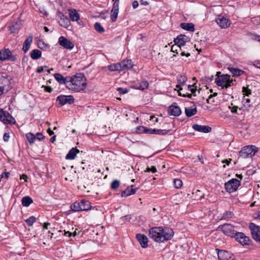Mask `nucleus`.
<instances>
[{"instance_id":"6e6552de","label":"nucleus","mask_w":260,"mask_h":260,"mask_svg":"<svg viewBox=\"0 0 260 260\" xmlns=\"http://www.w3.org/2000/svg\"><path fill=\"white\" fill-rule=\"evenodd\" d=\"M249 229L253 239L260 242V227L253 223H250Z\"/></svg>"},{"instance_id":"49530a36","label":"nucleus","mask_w":260,"mask_h":260,"mask_svg":"<svg viewBox=\"0 0 260 260\" xmlns=\"http://www.w3.org/2000/svg\"><path fill=\"white\" fill-rule=\"evenodd\" d=\"M233 79H231V78L229 79V82L228 81L227 82H225L223 85H222L221 87L222 88V89H224V88H229V87L231 86L232 85H233Z\"/></svg>"},{"instance_id":"37998d69","label":"nucleus","mask_w":260,"mask_h":260,"mask_svg":"<svg viewBox=\"0 0 260 260\" xmlns=\"http://www.w3.org/2000/svg\"><path fill=\"white\" fill-rule=\"evenodd\" d=\"M36 218L35 216H31L29 218L26 219L25 221L29 226H31L36 222Z\"/></svg>"},{"instance_id":"e433bc0d","label":"nucleus","mask_w":260,"mask_h":260,"mask_svg":"<svg viewBox=\"0 0 260 260\" xmlns=\"http://www.w3.org/2000/svg\"><path fill=\"white\" fill-rule=\"evenodd\" d=\"M234 216V213L231 211H226L223 214L220 220H229L232 218Z\"/></svg>"},{"instance_id":"412c9836","label":"nucleus","mask_w":260,"mask_h":260,"mask_svg":"<svg viewBox=\"0 0 260 260\" xmlns=\"http://www.w3.org/2000/svg\"><path fill=\"white\" fill-rule=\"evenodd\" d=\"M168 113L171 115L178 116L181 114V111L179 106L172 105L169 107L168 109Z\"/></svg>"},{"instance_id":"0e129e2a","label":"nucleus","mask_w":260,"mask_h":260,"mask_svg":"<svg viewBox=\"0 0 260 260\" xmlns=\"http://www.w3.org/2000/svg\"><path fill=\"white\" fill-rule=\"evenodd\" d=\"M253 65L258 69H260V61L258 60L254 61L253 63Z\"/></svg>"},{"instance_id":"3c124183","label":"nucleus","mask_w":260,"mask_h":260,"mask_svg":"<svg viewBox=\"0 0 260 260\" xmlns=\"http://www.w3.org/2000/svg\"><path fill=\"white\" fill-rule=\"evenodd\" d=\"M242 91L243 92V94L246 96H248L251 93V90L245 87H243Z\"/></svg>"},{"instance_id":"ddd939ff","label":"nucleus","mask_w":260,"mask_h":260,"mask_svg":"<svg viewBox=\"0 0 260 260\" xmlns=\"http://www.w3.org/2000/svg\"><path fill=\"white\" fill-rule=\"evenodd\" d=\"M59 44L67 49H72L74 47V44L67 38L61 36L58 39Z\"/></svg>"},{"instance_id":"2f4dec72","label":"nucleus","mask_w":260,"mask_h":260,"mask_svg":"<svg viewBox=\"0 0 260 260\" xmlns=\"http://www.w3.org/2000/svg\"><path fill=\"white\" fill-rule=\"evenodd\" d=\"M123 71L126 69H129L133 67V64L131 60H123L121 62Z\"/></svg>"},{"instance_id":"f704fd0d","label":"nucleus","mask_w":260,"mask_h":260,"mask_svg":"<svg viewBox=\"0 0 260 260\" xmlns=\"http://www.w3.org/2000/svg\"><path fill=\"white\" fill-rule=\"evenodd\" d=\"M69 11L70 17L72 21H78L79 19V14L75 10H70Z\"/></svg>"},{"instance_id":"69168bd1","label":"nucleus","mask_w":260,"mask_h":260,"mask_svg":"<svg viewBox=\"0 0 260 260\" xmlns=\"http://www.w3.org/2000/svg\"><path fill=\"white\" fill-rule=\"evenodd\" d=\"M132 6H133V7L134 9H136L139 6V3H138V1H134L133 2Z\"/></svg>"},{"instance_id":"603ef678","label":"nucleus","mask_w":260,"mask_h":260,"mask_svg":"<svg viewBox=\"0 0 260 260\" xmlns=\"http://www.w3.org/2000/svg\"><path fill=\"white\" fill-rule=\"evenodd\" d=\"M171 51L172 52H176V54H178L181 50H180L177 47V45L175 44L172 46Z\"/></svg>"},{"instance_id":"aec40b11","label":"nucleus","mask_w":260,"mask_h":260,"mask_svg":"<svg viewBox=\"0 0 260 260\" xmlns=\"http://www.w3.org/2000/svg\"><path fill=\"white\" fill-rule=\"evenodd\" d=\"M136 238L142 247L145 248L148 246V238L145 235L138 234L136 235Z\"/></svg>"},{"instance_id":"ea45409f","label":"nucleus","mask_w":260,"mask_h":260,"mask_svg":"<svg viewBox=\"0 0 260 260\" xmlns=\"http://www.w3.org/2000/svg\"><path fill=\"white\" fill-rule=\"evenodd\" d=\"M94 29L99 33H103L105 31L104 27L99 22H96L94 24Z\"/></svg>"},{"instance_id":"f8f14e48","label":"nucleus","mask_w":260,"mask_h":260,"mask_svg":"<svg viewBox=\"0 0 260 260\" xmlns=\"http://www.w3.org/2000/svg\"><path fill=\"white\" fill-rule=\"evenodd\" d=\"M16 58L12 54L11 51L8 49H5L0 51V60L3 61L10 60L15 61Z\"/></svg>"},{"instance_id":"9d476101","label":"nucleus","mask_w":260,"mask_h":260,"mask_svg":"<svg viewBox=\"0 0 260 260\" xmlns=\"http://www.w3.org/2000/svg\"><path fill=\"white\" fill-rule=\"evenodd\" d=\"M56 101L59 102V105L62 106L66 104H73L75 100L72 95H60L57 97Z\"/></svg>"},{"instance_id":"a19ab883","label":"nucleus","mask_w":260,"mask_h":260,"mask_svg":"<svg viewBox=\"0 0 260 260\" xmlns=\"http://www.w3.org/2000/svg\"><path fill=\"white\" fill-rule=\"evenodd\" d=\"M187 78L184 75H180L179 77L177 78V81L180 85H184L187 81Z\"/></svg>"},{"instance_id":"0eeeda50","label":"nucleus","mask_w":260,"mask_h":260,"mask_svg":"<svg viewBox=\"0 0 260 260\" xmlns=\"http://www.w3.org/2000/svg\"><path fill=\"white\" fill-rule=\"evenodd\" d=\"M0 120L5 124H14L15 119L7 111L0 109Z\"/></svg>"},{"instance_id":"5701e85b","label":"nucleus","mask_w":260,"mask_h":260,"mask_svg":"<svg viewBox=\"0 0 260 260\" xmlns=\"http://www.w3.org/2000/svg\"><path fill=\"white\" fill-rule=\"evenodd\" d=\"M133 185L128 186L124 191L122 192L121 194V197H127L129 196L135 194L137 188H133Z\"/></svg>"},{"instance_id":"680f3d73","label":"nucleus","mask_w":260,"mask_h":260,"mask_svg":"<svg viewBox=\"0 0 260 260\" xmlns=\"http://www.w3.org/2000/svg\"><path fill=\"white\" fill-rule=\"evenodd\" d=\"M217 95V92H214L213 94H210L208 96V98L207 99V102L208 103H210V101L211 99V98L212 97H213V96H216Z\"/></svg>"},{"instance_id":"cd10ccee","label":"nucleus","mask_w":260,"mask_h":260,"mask_svg":"<svg viewBox=\"0 0 260 260\" xmlns=\"http://www.w3.org/2000/svg\"><path fill=\"white\" fill-rule=\"evenodd\" d=\"M180 27L188 31L193 32L194 31V25L192 23H181L180 24Z\"/></svg>"},{"instance_id":"774afa93","label":"nucleus","mask_w":260,"mask_h":260,"mask_svg":"<svg viewBox=\"0 0 260 260\" xmlns=\"http://www.w3.org/2000/svg\"><path fill=\"white\" fill-rule=\"evenodd\" d=\"M45 90L48 92H51L52 91V88L50 86H45Z\"/></svg>"},{"instance_id":"c9c22d12","label":"nucleus","mask_w":260,"mask_h":260,"mask_svg":"<svg viewBox=\"0 0 260 260\" xmlns=\"http://www.w3.org/2000/svg\"><path fill=\"white\" fill-rule=\"evenodd\" d=\"M109 69L111 71H123L121 62L119 63H115V64H111L110 66H109Z\"/></svg>"},{"instance_id":"8fccbe9b","label":"nucleus","mask_w":260,"mask_h":260,"mask_svg":"<svg viewBox=\"0 0 260 260\" xmlns=\"http://www.w3.org/2000/svg\"><path fill=\"white\" fill-rule=\"evenodd\" d=\"M117 90L119 92V94H123L126 93L128 91V89L127 88H123L121 87H118L117 88Z\"/></svg>"},{"instance_id":"09e8293b","label":"nucleus","mask_w":260,"mask_h":260,"mask_svg":"<svg viewBox=\"0 0 260 260\" xmlns=\"http://www.w3.org/2000/svg\"><path fill=\"white\" fill-rule=\"evenodd\" d=\"M38 46L41 49L49 48V45L45 44L44 42L40 41L38 43Z\"/></svg>"},{"instance_id":"f3484780","label":"nucleus","mask_w":260,"mask_h":260,"mask_svg":"<svg viewBox=\"0 0 260 260\" xmlns=\"http://www.w3.org/2000/svg\"><path fill=\"white\" fill-rule=\"evenodd\" d=\"M231 78L228 74H223L220 77L215 78V83L218 86H221L225 82H229V79Z\"/></svg>"},{"instance_id":"f03ea898","label":"nucleus","mask_w":260,"mask_h":260,"mask_svg":"<svg viewBox=\"0 0 260 260\" xmlns=\"http://www.w3.org/2000/svg\"><path fill=\"white\" fill-rule=\"evenodd\" d=\"M67 88L75 92H80L84 90L87 84L86 79L83 74H76L70 77Z\"/></svg>"},{"instance_id":"c03bdc74","label":"nucleus","mask_w":260,"mask_h":260,"mask_svg":"<svg viewBox=\"0 0 260 260\" xmlns=\"http://www.w3.org/2000/svg\"><path fill=\"white\" fill-rule=\"evenodd\" d=\"M120 185V182L117 180H114L111 184V187L112 189H117Z\"/></svg>"},{"instance_id":"39448f33","label":"nucleus","mask_w":260,"mask_h":260,"mask_svg":"<svg viewBox=\"0 0 260 260\" xmlns=\"http://www.w3.org/2000/svg\"><path fill=\"white\" fill-rule=\"evenodd\" d=\"M217 230L221 231L226 236L234 237L237 232L235 230V226L230 223L220 225L217 228Z\"/></svg>"},{"instance_id":"423d86ee","label":"nucleus","mask_w":260,"mask_h":260,"mask_svg":"<svg viewBox=\"0 0 260 260\" xmlns=\"http://www.w3.org/2000/svg\"><path fill=\"white\" fill-rule=\"evenodd\" d=\"M241 185V181L237 179H232L224 184L225 190L229 193L234 192Z\"/></svg>"},{"instance_id":"4d7b16f0","label":"nucleus","mask_w":260,"mask_h":260,"mask_svg":"<svg viewBox=\"0 0 260 260\" xmlns=\"http://www.w3.org/2000/svg\"><path fill=\"white\" fill-rule=\"evenodd\" d=\"M122 219L123 221H129L132 219L131 215H126L122 217Z\"/></svg>"},{"instance_id":"6ab92c4d","label":"nucleus","mask_w":260,"mask_h":260,"mask_svg":"<svg viewBox=\"0 0 260 260\" xmlns=\"http://www.w3.org/2000/svg\"><path fill=\"white\" fill-rule=\"evenodd\" d=\"M192 128L195 131L200 132H203L205 133H207L210 132L211 131V127L209 126L206 125H201L198 124H194L192 125Z\"/></svg>"},{"instance_id":"6e6d98bb","label":"nucleus","mask_w":260,"mask_h":260,"mask_svg":"<svg viewBox=\"0 0 260 260\" xmlns=\"http://www.w3.org/2000/svg\"><path fill=\"white\" fill-rule=\"evenodd\" d=\"M36 136V139H38L39 141H41L44 138V137L43 136L42 134L40 133H38L36 134V136Z\"/></svg>"},{"instance_id":"a878e982","label":"nucleus","mask_w":260,"mask_h":260,"mask_svg":"<svg viewBox=\"0 0 260 260\" xmlns=\"http://www.w3.org/2000/svg\"><path fill=\"white\" fill-rule=\"evenodd\" d=\"M32 36L30 35L25 40L22 48V50L25 53L29 50L30 44L32 42Z\"/></svg>"},{"instance_id":"dca6fc26","label":"nucleus","mask_w":260,"mask_h":260,"mask_svg":"<svg viewBox=\"0 0 260 260\" xmlns=\"http://www.w3.org/2000/svg\"><path fill=\"white\" fill-rule=\"evenodd\" d=\"M119 13V5L117 3H114L110 12V18L112 22H115L117 20Z\"/></svg>"},{"instance_id":"79ce46f5","label":"nucleus","mask_w":260,"mask_h":260,"mask_svg":"<svg viewBox=\"0 0 260 260\" xmlns=\"http://www.w3.org/2000/svg\"><path fill=\"white\" fill-rule=\"evenodd\" d=\"M169 131L166 129H155L153 130V134L165 135L167 134Z\"/></svg>"},{"instance_id":"bf43d9fd","label":"nucleus","mask_w":260,"mask_h":260,"mask_svg":"<svg viewBox=\"0 0 260 260\" xmlns=\"http://www.w3.org/2000/svg\"><path fill=\"white\" fill-rule=\"evenodd\" d=\"M10 138V136L9 133H5L3 136V139L5 142H8L9 141Z\"/></svg>"},{"instance_id":"e2e57ef3","label":"nucleus","mask_w":260,"mask_h":260,"mask_svg":"<svg viewBox=\"0 0 260 260\" xmlns=\"http://www.w3.org/2000/svg\"><path fill=\"white\" fill-rule=\"evenodd\" d=\"M179 95L183 97H188L189 98H191L192 96V94L188 93H186L185 94H181V92H179Z\"/></svg>"},{"instance_id":"a211bd4d","label":"nucleus","mask_w":260,"mask_h":260,"mask_svg":"<svg viewBox=\"0 0 260 260\" xmlns=\"http://www.w3.org/2000/svg\"><path fill=\"white\" fill-rule=\"evenodd\" d=\"M54 76L55 79L58 82L59 84H64L67 88L69 80L71 79L70 76H68L66 78H64L63 76L59 73L54 74Z\"/></svg>"},{"instance_id":"c85d7f7f","label":"nucleus","mask_w":260,"mask_h":260,"mask_svg":"<svg viewBox=\"0 0 260 260\" xmlns=\"http://www.w3.org/2000/svg\"><path fill=\"white\" fill-rule=\"evenodd\" d=\"M71 210L67 212V214H71L72 212H78L81 211L79 203L78 202H75L72 204L70 206Z\"/></svg>"},{"instance_id":"473e14b6","label":"nucleus","mask_w":260,"mask_h":260,"mask_svg":"<svg viewBox=\"0 0 260 260\" xmlns=\"http://www.w3.org/2000/svg\"><path fill=\"white\" fill-rule=\"evenodd\" d=\"M135 88L140 90H144L148 86V83L146 80L141 81L140 82L137 83L135 85Z\"/></svg>"},{"instance_id":"f257e3e1","label":"nucleus","mask_w":260,"mask_h":260,"mask_svg":"<svg viewBox=\"0 0 260 260\" xmlns=\"http://www.w3.org/2000/svg\"><path fill=\"white\" fill-rule=\"evenodd\" d=\"M174 234L171 229L154 227L150 229L149 236L157 242H164L171 239Z\"/></svg>"},{"instance_id":"864d4df0","label":"nucleus","mask_w":260,"mask_h":260,"mask_svg":"<svg viewBox=\"0 0 260 260\" xmlns=\"http://www.w3.org/2000/svg\"><path fill=\"white\" fill-rule=\"evenodd\" d=\"M146 172H152V173H155L156 172V169L154 166H152L151 168H147L145 171Z\"/></svg>"},{"instance_id":"393cba45","label":"nucleus","mask_w":260,"mask_h":260,"mask_svg":"<svg viewBox=\"0 0 260 260\" xmlns=\"http://www.w3.org/2000/svg\"><path fill=\"white\" fill-rule=\"evenodd\" d=\"M185 113L188 117H191L197 113V109L196 106L186 107L185 108Z\"/></svg>"},{"instance_id":"bb28decb","label":"nucleus","mask_w":260,"mask_h":260,"mask_svg":"<svg viewBox=\"0 0 260 260\" xmlns=\"http://www.w3.org/2000/svg\"><path fill=\"white\" fill-rule=\"evenodd\" d=\"M79 203L81 211H87L91 208L90 203L88 201L82 200Z\"/></svg>"},{"instance_id":"2eb2a0df","label":"nucleus","mask_w":260,"mask_h":260,"mask_svg":"<svg viewBox=\"0 0 260 260\" xmlns=\"http://www.w3.org/2000/svg\"><path fill=\"white\" fill-rule=\"evenodd\" d=\"M219 260H233V254L225 250H219L217 253Z\"/></svg>"},{"instance_id":"c756f323","label":"nucleus","mask_w":260,"mask_h":260,"mask_svg":"<svg viewBox=\"0 0 260 260\" xmlns=\"http://www.w3.org/2000/svg\"><path fill=\"white\" fill-rule=\"evenodd\" d=\"M228 70L235 77L240 76L244 73V71L243 70L232 67H229Z\"/></svg>"},{"instance_id":"9b49d317","label":"nucleus","mask_w":260,"mask_h":260,"mask_svg":"<svg viewBox=\"0 0 260 260\" xmlns=\"http://www.w3.org/2000/svg\"><path fill=\"white\" fill-rule=\"evenodd\" d=\"M190 41V38L184 35H180L174 39V42L175 45H177V47L180 50H181V47L183 46L186 42Z\"/></svg>"},{"instance_id":"58836bf2","label":"nucleus","mask_w":260,"mask_h":260,"mask_svg":"<svg viewBox=\"0 0 260 260\" xmlns=\"http://www.w3.org/2000/svg\"><path fill=\"white\" fill-rule=\"evenodd\" d=\"M26 137L30 144H32L36 140V136L32 133H29L26 134Z\"/></svg>"},{"instance_id":"7c9ffc66","label":"nucleus","mask_w":260,"mask_h":260,"mask_svg":"<svg viewBox=\"0 0 260 260\" xmlns=\"http://www.w3.org/2000/svg\"><path fill=\"white\" fill-rule=\"evenodd\" d=\"M41 55L42 52L38 49H34L30 53V57L34 60L40 58L41 57Z\"/></svg>"},{"instance_id":"4c0bfd02","label":"nucleus","mask_w":260,"mask_h":260,"mask_svg":"<svg viewBox=\"0 0 260 260\" xmlns=\"http://www.w3.org/2000/svg\"><path fill=\"white\" fill-rule=\"evenodd\" d=\"M9 28V30L11 33H16L20 29V26L19 23H15V24L10 26Z\"/></svg>"},{"instance_id":"4468645a","label":"nucleus","mask_w":260,"mask_h":260,"mask_svg":"<svg viewBox=\"0 0 260 260\" xmlns=\"http://www.w3.org/2000/svg\"><path fill=\"white\" fill-rule=\"evenodd\" d=\"M216 22L221 28H226L229 27L231 24L230 20L221 15L219 16L218 18L216 19Z\"/></svg>"},{"instance_id":"a18cd8bd","label":"nucleus","mask_w":260,"mask_h":260,"mask_svg":"<svg viewBox=\"0 0 260 260\" xmlns=\"http://www.w3.org/2000/svg\"><path fill=\"white\" fill-rule=\"evenodd\" d=\"M174 185L176 188H180L182 186V182L180 179H175L174 180Z\"/></svg>"},{"instance_id":"052dcab7","label":"nucleus","mask_w":260,"mask_h":260,"mask_svg":"<svg viewBox=\"0 0 260 260\" xmlns=\"http://www.w3.org/2000/svg\"><path fill=\"white\" fill-rule=\"evenodd\" d=\"M153 130L154 129L152 128H148L146 127V130L145 131V133L146 134H153Z\"/></svg>"},{"instance_id":"13d9d810","label":"nucleus","mask_w":260,"mask_h":260,"mask_svg":"<svg viewBox=\"0 0 260 260\" xmlns=\"http://www.w3.org/2000/svg\"><path fill=\"white\" fill-rule=\"evenodd\" d=\"M9 175H10L9 172H4L2 174L1 177H2V178H5L6 179H8L9 177Z\"/></svg>"},{"instance_id":"5fc2aeb1","label":"nucleus","mask_w":260,"mask_h":260,"mask_svg":"<svg viewBox=\"0 0 260 260\" xmlns=\"http://www.w3.org/2000/svg\"><path fill=\"white\" fill-rule=\"evenodd\" d=\"M146 127L143 126H140L137 128V131L140 133H145Z\"/></svg>"},{"instance_id":"de8ad7c7","label":"nucleus","mask_w":260,"mask_h":260,"mask_svg":"<svg viewBox=\"0 0 260 260\" xmlns=\"http://www.w3.org/2000/svg\"><path fill=\"white\" fill-rule=\"evenodd\" d=\"M194 84L188 85V89L192 92L193 96H196V92L197 91V87H194Z\"/></svg>"},{"instance_id":"72a5a7b5","label":"nucleus","mask_w":260,"mask_h":260,"mask_svg":"<svg viewBox=\"0 0 260 260\" xmlns=\"http://www.w3.org/2000/svg\"><path fill=\"white\" fill-rule=\"evenodd\" d=\"M21 202L24 207H28L33 202V201L29 196H25L22 198Z\"/></svg>"},{"instance_id":"338daca9","label":"nucleus","mask_w":260,"mask_h":260,"mask_svg":"<svg viewBox=\"0 0 260 260\" xmlns=\"http://www.w3.org/2000/svg\"><path fill=\"white\" fill-rule=\"evenodd\" d=\"M238 107L237 106H234L231 108V112L233 113H237V110H238Z\"/></svg>"},{"instance_id":"1a4fd4ad","label":"nucleus","mask_w":260,"mask_h":260,"mask_svg":"<svg viewBox=\"0 0 260 260\" xmlns=\"http://www.w3.org/2000/svg\"><path fill=\"white\" fill-rule=\"evenodd\" d=\"M234 238L237 242L243 246L249 245L250 244V238L243 233L237 232V233H236Z\"/></svg>"},{"instance_id":"4be33fe9","label":"nucleus","mask_w":260,"mask_h":260,"mask_svg":"<svg viewBox=\"0 0 260 260\" xmlns=\"http://www.w3.org/2000/svg\"><path fill=\"white\" fill-rule=\"evenodd\" d=\"M80 151L77 148V147L72 148L66 155V159L71 160L75 159L77 154Z\"/></svg>"},{"instance_id":"7ed1b4c3","label":"nucleus","mask_w":260,"mask_h":260,"mask_svg":"<svg viewBox=\"0 0 260 260\" xmlns=\"http://www.w3.org/2000/svg\"><path fill=\"white\" fill-rule=\"evenodd\" d=\"M12 78L6 73H0V95L11 89Z\"/></svg>"},{"instance_id":"b1692460","label":"nucleus","mask_w":260,"mask_h":260,"mask_svg":"<svg viewBox=\"0 0 260 260\" xmlns=\"http://www.w3.org/2000/svg\"><path fill=\"white\" fill-rule=\"evenodd\" d=\"M59 23L61 26L66 28H68L71 24L69 19L64 15H61Z\"/></svg>"},{"instance_id":"20e7f679","label":"nucleus","mask_w":260,"mask_h":260,"mask_svg":"<svg viewBox=\"0 0 260 260\" xmlns=\"http://www.w3.org/2000/svg\"><path fill=\"white\" fill-rule=\"evenodd\" d=\"M258 148L255 146L251 145L245 146L239 151V157L242 158L251 157L258 152Z\"/></svg>"}]
</instances>
